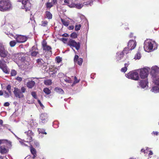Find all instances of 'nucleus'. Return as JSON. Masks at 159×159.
Instances as JSON below:
<instances>
[{
	"mask_svg": "<svg viewBox=\"0 0 159 159\" xmlns=\"http://www.w3.org/2000/svg\"><path fill=\"white\" fill-rule=\"evenodd\" d=\"M42 46L43 47V48L45 46H46L47 45V43L45 41H43L42 43Z\"/></svg>",
	"mask_w": 159,
	"mask_h": 159,
	"instance_id": "nucleus-58",
	"label": "nucleus"
},
{
	"mask_svg": "<svg viewBox=\"0 0 159 159\" xmlns=\"http://www.w3.org/2000/svg\"><path fill=\"white\" fill-rule=\"evenodd\" d=\"M67 44L70 47H75L77 50H79L80 47V43H77L75 40L72 39H70L68 41Z\"/></svg>",
	"mask_w": 159,
	"mask_h": 159,
	"instance_id": "nucleus-13",
	"label": "nucleus"
},
{
	"mask_svg": "<svg viewBox=\"0 0 159 159\" xmlns=\"http://www.w3.org/2000/svg\"><path fill=\"white\" fill-rule=\"evenodd\" d=\"M30 0H18V1L21 2L22 6L21 8L22 9H25V11L30 10L31 7V4L30 2Z\"/></svg>",
	"mask_w": 159,
	"mask_h": 159,
	"instance_id": "nucleus-5",
	"label": "nucleus"
},
{
	"mask_svg": "<svg viewBox=\"0 0 159 159\" xmlns=\"http://www.w3.org/2000/svg\"><path fill=\"white\" fill-rule=\"evenodd\" d=\"M79 59V56L77 55H75L74 59V61L75 63L77 62V61Z\"/></svg>",
	"mask_w": 159,
	"mask_h": 159,
	"instance_id": "nucleus-50",
	"label": "nucleus"
},
{
	"mask_svg": "<svg viewBox=\"0 0 159 159\" xmlns=\"http://www.w3.org/2000/svg\"><path fill=\"white\" fill-rule=\"evenodd\" d=\"M13 58L15 59L18 60V61H20L22 62L24 61L25 59V55L22 53L14 54L13 56Z\"/></svg>",
	"mask_w": 159,
	"mask_h": 159,
	"instance_id": "nucleus-8",
	"label": "nucleus"
},
{
	"mask_svg": "<svg viewBox=\"0 0 159 159\" xmlns=\"http://www.w3.org/2000/svg\"><path fill=\"white\" fill-rule=\"evenodd\" d=\"M43 91L47 94H49L51 93V91L48 88H44L43 89Z\"/></svg>",
	"mask_w": 159,
	"mask_h": 159,
	"instance_id": "nucleus-31",
	"label": "nucleus"
},
{
	"mask_svg": "<svg viewBox=\"0 0 159 159\" xmlns=\"http://www.w3.org/2000/svg\"><path fill=\"white\" fill-rule=\"evenodd\" d=\"M151 91L155 93H159V86H155L152 87Z\"/></svg>",
	"mask_w": 159,
	"mask_h": 159,
	"instance_id": "nucleus-21",
	"label": "nucleus"
},
{
	"mask_svg": "<svg viewBox=\"0 0 159 159\" xmlns=\"http://www.w3.org/2000/svg\"><path fill=\"white\" fill-rule=\"evenodd\" d=\"M5 49V46L1 43H0V51Z\"/></svg>",
	"mask_w": 159,
	"mask_h": 159,
	"instance_id": "nucleus-42",
	"label": "nucleus"
},
{
	"mask_svg": "<svg viewBox=\"0 0 159 159\" xmlns=\"http://www.w3.org/2000/svg\"><path fill=\"white\" fill-rule=\"evenodd\" d=\"M48 116L46 113L41 114L40 116V122L42 124H44L48 121Z\"/></svg>",
	"mask_w": 159,
	"mask_h": 159,
	"instance_id": "nucleus-16",
	"label": "nucleus"
},
{
	"mask_svg": "<svg viewBox=\"0 0 159 159\" xmlns=\"http://www.w3.org/2000/svg\"><path fill=\"white\" fill-rule=\"evenodd\" d=\"M39 54L37 51H33L31 53V55L32 56L35 57L37 56Z\"/></svg>",
	"mask_w": 159,
	"mask_h": 159,
	"instance_id": "nucleus-36",
	"label": "nucleus"
},
{
	"mask_svg": "<svg viewBox=\"0 0 159 159\" xmlns=\"http://www.w3.org/2000/svg\"><path fill=\"white\" fill-rule=\"evenodd\" d=\"M81 25L80 24H76L75 26V30L77 31L80 30V29Z\"/></svg>",
	"mask_w": 159,
	"mask_h": 159,
	"instance_id": "nucleus-30",
	"label": "nucleus"
},
{
	"mask_svg": "<svg viewBox=\"0 0 159 159\" xmlns=\"http://www.w3.org/2000/svg\"><path fill=\"white\" fill-rule=\"evenodd\" d=\"M64 80L66 82L69 83H71L72 82V81L69 78H66L64 79Z\"/></svg>",
	"mask_w": 159,
	"mask_h": 159,
	"instance_id": "nucleus-41",
	"label": "nucleus"
},
{
	"mask_svg": "<svg viewBox=\"0 0 159 159\" xmlns=\"http://www.w3.org/2000/svg\"><path fill=\"white\" fill-rule=\"evenodd\" d=\"M74 28V26L73 25H70L68 27V29L70 30H72Z\"/></svg>",
	"mask_w": 159,
	"mask_h": 159,
	"instance_id": "nucleus-60",
	"label": "nucleus"
},
{
	"mask_svg": "<svg viewBox=\"0 0 159 159\" xmlns=\"http://www.w3.org/2000/svg\"><path fill=\"white\" fill-rule=\"evenodd\" d=\"M7 35L9 37H10L11 38L12 37H13L15 39V37H16V35H15L11 33H9L8 34H7Z\"/></svg>",
	"mask_w": 159,
	"mask_h": 159,
	"instance_id": "nucleus-48",
	"label": "nucleus"
},
{
	"mask_svg": "<svg viewBox=\"0 0 159 159\" xmlns=\"http://www.w3.org/2000/svg\"><path fill=\"white\" fill-rule=\"evenodd\" d=\"M54 5L53 4V3L51 2H47L46 4V7L48 8H50L51 7H52Z\"/></svg>",
	"mask_w": 159,
	"mask_h": 159,
	"instance_id": "nucleus-33",
	"label": "nucleus"
},
{
	"mask_svg": "<svg viewBox=\"0 0 159 159\" xmlns=\"http://www.w3.org/2000/svg\"><path fill=\"white\" fill-rule=\"evenodd\" d=\"M141 54L139 52H138L136 55H135L134 57V59L135 60H139L141 58Z\"/></svg>",
	"mask_w": 159,
	"mask_h": 159,
	"instance_id": "nucleus-23",
	"label": "nucleus"
},
{
	"mask_svg": "<svg viewBox=\"0 0 159 159\" xmlns=\"http://www.w3.org/2000/svg\"><path fill=\"white\" fill-rule=\"evenodd\" d=\"M92 4V3L91 2H89L88 3L87 2H84L83 3L84 5H88L89 4L90 6Z\"/></svg>",
	"mask_w": 159,
	"mask_h": 159,
	"instance_id": "nucleus-59",
	"label": "nucleus"
},
{
	"mask_svg": "<svg viewBox=\"0 0 159 159\" xmlns=\"http://www.w3.org/2000/svg\"><path fill=\"white\" fill-rule=\"evenodd\" d=\"M139 70H134L130 72L127 74H125V76L129 79L135 80H138L139 78Z\"/></svg>",
	"mask_w": 159,
	"mask_h": 159,
	"instance_id": "nucleus-4",
	"label": "nucleus"
},
{
	"mask_svg": "<svg viewBox=\"0 0 159 159\" xmlns=\"http://www.w3.org/2000/svg\"><path fill=\"white\" fill-rule=\"evenodd\" d=\"M7 141L5 139L0 140V145L5 143V142Z\"/></svg>",
	"mask_w": 159,
	"mask_h": 159,
	"instance_id": "nucleus-54",
	"label": "nucleus"
},
{
	"mask_svg": "<svg viewBox=\"0 0 159 159\" xmlns=\"http://www.w3.org/2000/svg\"><path fill=\"white\" fill-rule=\"evenodd\" d=\"M15 39L16 40V42L19 43H24L27 39L26 36L20 35H16V37H15Z\"/></svg>",
	"mask_w": 159,
	"mask_h": 159,
	"instance_id": "nucleus-12",
	"label": "nucleus"
},
{
	"mask_svg": "<svg viewBox=\"0 0 159 159\" xmlns=\"http://www.w3.org/2000/svg\"><path fill=\"white\" fill-rule=\"evenodd\" d=\"M9 103L8 102H6L4 103V106L6 107H7L9 105Z\"/></svg>",
	"mask_w": 159,
	"mask_h": 159,
	"instance_id": "nucleus-62",
	"label": "nucleus"
},
{
	"mask_svg": "<svg viewBox=\"0 0 159 159\" xmlns=\"http://www.w3.org/2000/svg\"><path fill=\"white\" fill-rule=\"evenodd\" d=\"M15 97L19 98H21L23 97L24 95L20 91V89L17 88H15L13 91Z\"/></svg>",
	"mask_w": 159,
	"mask_h": 159,
	"instance_id": "nucleus-15",
	"label": "nucleus"
},
{
	"mask_svg": "<svg viewBox=\"0 0 159 159\" xmlns=\"http://www.w3.org/2000/svg\"><path fill=\"white\" fill-rule=\"evenodd\" d=\"M44 84L47 85H50L52 84V80H48L44 81Z\"/></svg>",
	"mask_w": 159,
	"mask_h": 159,
	"instance_id": "nucleus-29",
	"label": "nucleus"
},
{
	"mask_svg": "<svg viewBox=\"0 0 159 159\" xmlns=\"http://www.w3.org/2000/svg\"><path fill=\"white\" fill-rule=\"evenodd\" d=\"M12 8V4L10 0H0V11L6 12Z\"/></svg>",
	"mask_w": 159,
	"mask_h": 159,
	"instance_id": "nucleus-3",
	"label": "nucleus"
},
{
	"mask_svg": "<svg viewBox=\"0 0 159 159\" xmlns=\"http://www.w3.org/2000/svg\"><path fill=\"white\" fill-rule=\"evenodd\" d=\"M48 22L47 21H42V25L43 26H45L48 25Z\"/></svg>",
	"mask_w": 159,
	"mask_h": 159,
	"instance_id": "nucleus-47",
	"label": "nucleus"
},
{
	"mask_svg": "<svg viewBox=\"0 0 159 159\" xmlns=\"http://www.w3.org/2000/svg\"><path fill=\"white\" fill-rule=\"evenodd\" d=\"M26 90V89L24 87H22L21 88V92L22 93H24L25 92V91Z\"/></svg>",
	"mask_w": 159,
	"mask_h": 159,
	"instance_id": "nucleus-51",
	"label": "nucleus"
},
{
	"mask_svg": "<svg viewBox=\"0 0 159 159\" xmlns=\"http://www.w3.org/2000/svg\"><path fill=\"white\" fill-rule=\"evenodd\" d=\"M129 62L128 63H126L125 64V67L121 68V71L122 72H125L127 70V67L129 65Z\"/></svg>",
	"mask_w": 159,
	"mask_h": 159,
	"instance_id": "nucleus-24",
	"label": "nucleus"
},
{
	"mask_svg": "<svg viewBox=\"0 0 159 159\" xmlns=\"http://www.w3.org/2000/svg\"><path fill=\"white\" fill-rule=\"evenodd\" d=\"M43 49L44 50H45V51H50V52H51V48L50 47L48 46H45L43 48Z\"/></svg>",
	"mask_w": 159,
	"mask_h": 159,
	"instance_id": "nucleus-34",
	"label": "nucleus"
},
{
	"mask_svg": "<svg viewBox=\"0 0 159 159\" xmlns=\"http://www.w3.org/2000/svg\"><path fill=\"white\" fill-rule=\"evenodd\" d=\"M58 69L55 65H51L49 68V73L50 76H53L57 73Z\"/></svg>",
	"mask_w": 159,
	"mask_h": 159,
	"instance_id": "nucleus-14",
	"label": "nucleus"
},
{
	"mask_svg": "<svg viewBox=\"0 0 159 159\" xmlns=\"http://www.w3.org/2000/svg\"><path fill=\"white\" fill-rule=\"evenodd\" d=\"M16 80L19 81L20 82L22 80V78L20 77H17L16 78Z\"/></svg>",
	"mask_w": 159,
	"mask_h": 159,
	"instance_id": "nucleus-55",
	"label": "nucleus"
},
{
	"mask_svg": "<svg viewBox=\"0 0 159 159\" xmlns=\"http://www.w3.org/2000/svg\"><path fill=\"white\" fill-rule=\"evenodd\" d=\"M4 96L5 98H8L9 97V93L6 91H5L4 92Z\"/></svg>",
	"mask_w": 159,
	"mask_h": 159,
	"instance_id": "nucleus-45",
	"label": "nucleus"
},
{
	"mask_svg": "<svg viewBox=\"0 0 159 159\" xmlns=\"http://www.w3.org/2000/svg\"><path fill=\"white\" fill-rule=\"evenodd\" d=\"M30 151L32 154H36V152L35 149L33 148L32 146L30 148Z\"/></svg>",
	"mask_w": 159,
	"mask_h": 159,
	"instance_id": "nucleus-38",
	"label": "nucleus"
},
{
	"mask_svg": "<svg viewBox=\"0 0 159 159\" xmlns=\"http://www.w3.org/2000/svg\"><path fill=\"white\" fill-rule=\"evenodd\" d=\"M61 20L62 24L66 26H67L69 25V22L68 21H66L62 19H61Z\"/></svg>",
	"mask_w": 159,
	"mask_h": 159,
	"instance_id": "nucleus-28",
	"label": "nucleus"
},
{
	"mask_svg": "<svg viewBox=\"0 0 159 159\" xmlns=\"http://www.w3.org/2000/svg\"><path fill=\"white\" fill-rule=\"evenodd\" d=\"M37 62L40 66L42 65L44 63V61L41 59H37Z\"/></svg>",
	"mask_w": 159,
	"mask_h": 159,
	"instance_id": "nucleus-26",
	"label": "nucleus"
},
{
	"mask_svg": "<svg viewBox=\"0 0 159 159\" xmlns=\"http://www.w3.org/2000/svg\"><path fill=\"white\" fill-rule=\"evenodd\" d=\"M7 141L5 142V143H6L9 148H11V142L8 141L7 140H6Z\"/></svg>",
	"mask_w": 159,
	"mask_h": 159,
	"instance_id": "nucleus-35",
	"label": "nucleus"
},
{
	"mask_svg": "<svg viewBox=\"0 0 159 159\" xmlns=\"http://www.w3.org/2000/svg\"><path fill=\"white\" fill-rule=\"evenodd\" d=\"M8 151V149L6 148L4 146H0V153L2 154L7 153Z\"/></svg>",
	"mask_w": 159,
	"mask_h": 159,
	"instance_id": "nucleus-20",
	"label": "nucleus"
},
{
	"mask_svg": "<svg viewBox=\"0 0 159 159\" xmlns=\"http://www.w3.org/2000/svg\"><path fill=\"white\" fill-rule=\"evenodd\" d=\"M56 61L57 63H60L62 61L61 58L60 57H57L56 58Z\"/></svg>",
	"mask_w": 159,
	"mask_h": 159,
	"instance_id": "nucleus-46",
	"label": "nucleus"
},
{
	"mask_svg": "<svg viewBox=\"0 0 159 159\" xmlns=\"http://www.w3.org/2000/svg\"><path fill=\"white\" fill-rule=\"evenodd\" d=\"M83 6V5H82V4L80 3H78L77 4H75V7H76L77 9H80L82 8Z\"/></svg>",
	"mask_w": 159,
	"mask_h": 159,
	"instance_id": "nucleus-37",
	"label": "nucleus"
},
{
	"mask_svg": "<svg viewBox=\"0 0 159 159\" xmlns=\"http://www.w3.org/2000/svg\"><path fill=\"white\" fill-rule=\"evenodd\" d=\"M16 42L14 40L10 41L9 43L11 47H14L16 44Z\"/></svg>",
	"mask_w": 159,
	"mask_h": 159,
	"instance_id": "nucleus-32",
	"label": "nucleus"
},
{
	"mask_svg": "<svg viewBox=\"0 0 159 159\" xmlns=\"http://www.w3.org/2000/svg\"><path fill=\"white\" fill-rule=\"evenodd\" d=\"M77 34L75 32L72 33L70 35V37L74 39H75L77 37Z\"/></svg>",
	"mask_w": 159,
	"mask_h": 159,
	"instance_id": "nucleus-39",
	"label": "nucleus"
},
{
	"mask_svg": "<svg viewBox=\"0 0 159 159\" xmlns=\"http://www.w3.org/2000/svg\"><path fill=\"white\" fill-rule=\"evenodd\" d=\"M152 134H153L154 135H157L158 134V132L157 131H153L152 132Z\"/></svg>",
	"mask_w": 159,
	"mask_h": 159,
	"instance_id": "nucleus-61",
	"label": "nucleus"
},
{
	"mask_svg": "<svg viewBox=\"0 0 159 159\" xmlns=\"http://www.w3.org/2000/svg\"><path fill=\"white\" fill-rule=\"evenodd\" d=\"M46 17L48 19H51L52 18V15L50 12L48 11H46L45 12Z\"/></svg>",
	"mask_w": 159,
	"mask_h": 159,
	"instance_id": "nucleus-25",
	"label": "nucleus"
},
{
	"mask_svg": "<svg viewBox=\"0 0 159 159\" xmlns=\"http://www.w3.org/2000/svg\"><path fill=\"white\" fill-rule=\"evenodd\" d=\"M52 2L53 3V5H55L57 3V0H51Z\"/></svg>",
	"mask_w": 159,
	"mask_h": 159,
	"instance_id": "nucleus-56",
	"label": "nucleus"
},
{
	"mask_svg": "<svg viewBox=\"0 0 159 159\" xmlns=\"http://www.w3.org/2000/svg\"><path fill=\"white\" fill-rule=\"evenodd\" d=\"M64 2L67 3H69V1L68 0H65Z\"/></svg>",
	"mask_w": 159,
	"mask_h": 159,
	"instance_id": "nucleus-64",
	"label": "nucleus"
},
{
	"mask_svg": "<svg viewBox=\"0 0 159 159\" xmlns=\"http://www.w3.org/2000/svg\"><path fill=\"white\" fill-rule=\"evenodd\" d=\"M128 49V48H125L122 52H118L116 53V61H120L123 58L124 54H127L128 53V52H127Z\"/></svg>",
	"mask_w": 159,
	"mask_h": 159,
	"instance_id": "nucleus-7",
	"label": "nucleus"
},
{
	"mask_svg": "<svg viewBox=\"0 0 159 159\" xmlns=\"http://www.w3.org/2000/svg\"><path fill=\"white\" fill-rule=\"evenodd\" d=\"M159 68L157 66H153L151 72L153 82L156 85L159 86Z\"/></svg>",
	"mask_w": 159,
	"mask_h": 159,
	"instance_id": "nucleus-2",
	"label": "nucleus"
},
{
	"mask_svg": "<svg viewBox=\"0 0 159 159\" xmlns=\"http://www.w3.org/2000/svg\"><path fill=\"white\" fill-rule=\"evenodd\" d=\"M11 86L10 85H8L7 87V89L9 93H11Z\"/></svg>",
	"mask_w": 159,
	"mask_h": 159,
	"instance_id": "nucleus-44",
	"label": "nucleus"
},
{
	"mask_svg": "<svg viewBox=\"0 0 159 159\" xmlns=\"http://www.w3.org/2000/svg\"><path fill=\"white\" fill-rule=\"evenodd\" d=\"M0 57L3 58L6 57L8 59L10 58L9 54L5 49L0 51Z\"/></svg>",
	"mask_w": 159,
	"mask_h": 159,
	"instance_id": "nucleus-18",
	"label": "nucleus"
},
{
	"mask_svg": "<svg viewBox=\"0 0 159 159\" xmlns=\"http://www.w3.org/2000/svg\"><path fill=\"white\" fill-rule=\"evenodd\" d=\"M25 80H27L28 82L26 83V85L29 89H32L34 86L35 84V82L31 80H30V78L27 79Z\"/></svg>",
	"mask_w": 159,
	"mask_h": 159,
	"instance_id": "nucleus-17",
	"label": "nucleus"
},
{
	"mask_svg": "<svg viewBox=\"0 0 159 159\" xmlns=\"http://www.w3.org/2000/svg\"><path fill=\"white\" fill-rule=\"evenodd\" d=\"M38 131L39 134L41 133L42 134H47V133L45 132V129H43L38 128Z\"/></svg>",
	"mask_w": 159,
	"mask_h": 159,
	"instance_id": "nucleus-27",
	"label": "nucleus"
},
{
	"mask_svg": "<svg viewBox=\"0 0 159 159\" xmlns=\"http://www.w3.org/2000/svg\"><path fill=\"white\" fill-rule=\"evenodd\" d=\"M38 102L39 105H40L41 107H42V109H43L44 107V106L43 104L41 103V102L39 100H38Z\"/></svg>",
	"mask_w": 159,
	"mask_h": 159,
	"instance_id": "nucleus-52",
	"label": "nucleus"
},
{
	"mask_svg": "<svg viewBox=\"0 0 159 159\" xmlns=\"http://www.w3.org/2000/svg\"><path fill=\"white\" fill-rule=\"evenodd\" d=\"M55 91L57 93L61 94H63L64 93L63 90L60 88L57 87L55 88Z\"/></svg>",
	"mask_w": 159,
	"mask_h": 159,
	"instance_id": "nucleus-22",
	"label": "nucleus"
},
{
	"mask_svg": "<svg viewBox=\"0 0 159 159\" xmlns=\"http://www.w3.org/2000/svg\"><path fill=\"white\" fill-rule=\"evenodd\" d=\"M7 62V61H5L3 58L0 60V68L6 73H8V68L6 64Z\"/></svg>",
	"mask_w": 159,
	"mask_h": 159,
	"instance_id": "nucleus-9",
	"label": "nucleus"
},
{
	"mask_svg": "<svg viewBox=\"0 0 159 159\" xmlns=\"http://www.w3.org/2000/svg\"><path fill=\"white\" fill-rule=\"evenodd\" d=\"M83 61V59L82 58H79L77 61L78 64L81 66L82 64Z\"/></svg>",
	"mask_w": 159,
	"mask_h": 159,
	"instance_id": "nucleus-40",
	"label": "nucleus"
},
{
	"mask_svg": "<svg viewBox=\"0 0 159 159\" xmlns=\"http://www.w3.org/2000/svg\"><path fill=\"white\" fill-rule=\"evenodd\" d=\"M31 95L33 96V97H34L35 98H36V94L34 92H32L31 93Z\"/></svg>",
	"mask_w": 159,
	"mask_h": 159,
	"instance_id": "nucleus-53",
	"label": "nucleus"
},
{
	"mask_svg": "<svg viewBox=\"0 0 159 159\" xmlns=\"http://www.w3.org/2000/svg\"><path fill=\"white\" fill-rule=\"evenodd\" d=\"M150 68L147 67L139 70V75L142 79H146L148 77L149 70Z\"/></svg>",
	"mask_w": 159,
	"mask_h": 159,
	"instance_id": "nucleus-6",
	"label": "nucleus"
},
{
	"mask_svg": "<svg viewBox=\"0 0 159 159\" xmlns=\"http://www.w3.org/2000/svg\"><path fill=\"white\" fill-rule=\"evenodd\" d=\"M157 46V44L154 41L148 39L145 41L143 47L146 52H149L156 49Z\"/></svg>",
	"mask_w": 159,
	"mask_h": 159,
	"instance_id": "nucleus-1",
	"label": "nucleus"
},
{
	"mask_svg": "<svg viewBox=\"0 0 159 159\" xmlns=\"http://www.w3.org/2000/svg\"><path fill=\"white\" fill-rule=\"evenodd\" d=\"M75 4L74 3L71 4L70 5H68V6L69 7L73 8L75 7Z\"/></svg>",
	"mask_w": 159,
	"mask_h": 159,
	"instance_id": "nucleus-57",
	"label": "nucleus"
},
{
	"mask_svg": "<svg viewBox=\"0 0 159 159\" xmlns=\"http://www.w3.org/2000/svg\"><path fill=\"white\" fill-rule=\"evenodd\" d=\"M11 76H15L16 74V72L15 70H12L11 71Z\"/></svg>",
	"mask_w": 159,
	"mask_h": 159,
	"instance_id": "nucleus-43",
	"label": "nucleus"
},
{
	"mask_svg": "<svg viewBox=\"0 0 159 159\" xmlns=\"http://www.w3.org/2000/svg\"><path fill=\"white\" fill-rule=\"evenodd\" d=\"M148 82L147 79L141 80L139 82V86L143 89L145 88L147 86L148 87Z\"/></svg>",
	"mask_w": 159,
	"mask_h": 159,
	"instance_id": "nucleus-19",
	"label": "nucleus"
},
{
	"mask_svg": "<svg viewBox=\"0 0 159 159\" xmlns=\"http://www.w3.org/2000/svg\"><path fill=\"white\" fill-rule=\"evenodd\" d=\"M136 46V43L135 40H130L128 44V47H126L128 48L127 52H128V53L130 51L134 49Z\"/></svg>",
	"mask_w": 159,
	"mask_h": 159,
	"instance_id": "nucleus-10",
	"label": "nucleus"
},
{
	"mask_svg": "<svg viewBox=\"0 0 159 159\" xmlns=\"http://www.w3.org/2000/svg\"><path fill=\"white\" fill-rule=\"evenodd\" d=\"M74 79L75 81L73 83V84H72V85H73L74 84H75L78 83L79 81V80H77V78H76V77L75 76L74 77Z\"/></svg>",
	"mask_w": 159,
	"mask_h": 159,
	"instance_id": "nucleus-49",
	"label": "nucleus"
},
{
	"mask_svg": "<svg viewBox=\"0 0 159 159\" xmlns=\"http://www.w3.org/2000/svg\"><path fill=\"white\" fill-rule=\"evenodd\" d=\"M25 133L26 134H27V135L29 137V139H28L29 141H20V143L22 145L27 146V145L26 144H25V143H24V142H31L32 140V135L33 133L32 132V131L30 130H29L27 132H25Z\"/></svg>",
	"mask_w": 159,
	"mask_h": 159,
	"instance_id": "nucleus-11",
	"label": "nucleus"
},
{
	"mask_svg": "<svg viewBox=\"0 0 159 159\" xmlns=\"http://www.w3.org/2000/svg\"><path fill=\"white\" fill-rule=\"evenodd\" d=\"M153 153L151 151H150L149 153L148 154L149 156L152 155H153Z\"/></svg>",
	"mask_w": 159,
	"mask_h": 159,
	"instance_id": "nucleus-63",
	"label": "nucleus"
}]
</instances>
